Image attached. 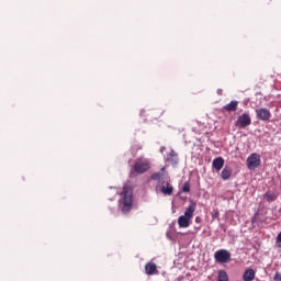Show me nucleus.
I'll return each mask as SVG.
<instances>
[{
  "label": "nucleus",
  "instance_id": "f257e3e1",
  "mask_svg": "<svg viewBox=\"0 0 281 281\" xmlns=\"http://www.w3.org/2000/svg\"><path fill=\"white\" fill-rule=\"evenodd\" d=\"M194 212H196V202L190 201L184 214L178 217V225L180 228L190 227Z\"/></svg>",
  "mask_w": 281,
  "mask_h": 281
},
{
  "label": "nucleus",
  "instance_id": "f03ea898",
  "mask_svg": "<svg viewBox=\"0 0 281 281\" xmlns=\"http://www.w3.org/2000/svg\"><path fill=\"white\" fill-rule=\"evenodd\" d=\"M121 196L122 212H131V207H133V190L128 187H123Z\"/></svg>",
  "mask_w": 281,
  "mask_h": 281
},
{
  "label": "nucleus",
  "instance_id": "7ed1b4c3",
  "mask_svg": "<svg viewBox=\"0 0 281 281\" xmlns=\"http://www.w3.org/2000/svg\"><path fill=\"white\" fill-rule=\"evenodd\" d=\"M133 170L136 175L148 172V170H150V160L142 157L137 158L134 162Z\"/></svg>",
  "mask_w": 281,
  "mask_h": 281
},
{
  "label": "nucleus",
  "instance_id": "20e7f679",
  "mask_svg": "<svg viewBox=\"0 0 281 281\" xmlns=\"http://www.w3.org/2000/svg\"><path fill=\"white\" fill-rule=\"evenodd\" d=\"M215 261L220 265H225L232 260V254L228 250L221 249L214 254Z\"/></svg>",
  "mask_w": 281,
  "mask_h": 281
},
{
  "label": "nucleus",
  "instance_id": "39448f33",
  "mask_svg": "<svg viewBox=\"0 0 281 281\" xmlns=\"http://www.w3.org/2000/svg\"><path fill=\"white\" fill-rule=\"evenodd\" d=\"M235 126L238 128H247V126H251V116L249 113H244L237 117L235 122Z\"/></svg>",
  "mask_w": 281,
  "mask_h": 281
},
{
  "label": "nucleus",
  "instance_id": "423d86ee",
  "mask_svg": "<svg viewBox=\"0 0 281 281\" xmlns=\"http://www.w3.org/2000/svg\"><path fill=\"white\" fill-rule=\"evenodd\" d=\"M246 164L248 170H256L260 166V156L258 154H251L248 156Z\"/></svg>",
  "mask_w": 281,
  "mask_h": 281
},
{
  "label": "nucleus",
  "instance_id": "0eeeda50",
  "mask_svg": "<svg viewBox=\"0 0 281 281\" xmlns=\"http://www.w3.org/2000/svg\"><path fill=\"white\" fill-rule=\"evenodd\" d=\"M256 115L258 120H261V122H269L271 120V111L267 108L256 110Z\"/></svg>",
  "mask_w": 281,
  "mask_h": 281
},
{
  "label": "nucleus",
  "instance_id": "6e6552de",
  "mask_svg": "<svg viewBox=\"0 0 281 281\" xmlns=\"http://www.w3.org/2000/svg\"><path fill=\"white\" fill-rule=\"evenodd\" d=\"M164 175H166V167H162L160 169V171L153 173L150 176V179L153 181H158V186H164V183H166V179L162 180L164 179Z\"/></svg>",
  "mask_w": 281,
  "mask_h": 281
},
{
  "label": "nucleus",
  "instance_id": "1a4fd4ad",
  "mask_svg": "<svg viewBox=\"0 0 281 281\" xmlns=\"http://www.w3.org/2000/svg\"><path fill=\"white\" fill-rule=\"evenodd\" d=\"M164 183H166V186L161 187L160 192H162L165 196H172V192H175V187L170 184V179L166 178V181Z\"/></svg>",
  "mask_w": 281,
  "mask_h": 281
},
{
  "label": "nucleus",
  "instance_id": "9d476101",
  "mask_svg": "<svg viewBox=\"0 0 281 281\" xmlns=\"http://www.w3.org/2000/svg\"><path fill=\"white\" fill-rule=\"evenodd\" d=\"M166 161L171 166H177V164H179V156L177 155V151H175V149H171L170 153L167 155Z\"/></svg>",
  "mask_w": 281,
  "mask_h": 281
},
{
  "label": "nucleus",
  "instance_id": "9b49d317",
  "mask_svg": "<svg viewBox=\"0 0 281 281\" xmlns=\"http://www.w3.org/2000/svg\"><path fill=\"white\" fill-rule=\"evenodd\" d=\"M212 166L217 172H221L223 166H225V159L223 157H217L213 160Z\"/></svg>",
  "mask_w": 281,
  "mask_h": 281
},
{
  "label": "nucleus",
  "instance_id": "f8f14e48",
  "mask_svg": "<svg viewBox=\"0 0 281 281\" xmlns=\"http://www.w3.org/2000/svg\"><path fill=\"white\" fill-rule=\"evenodd\" d=\"M255 279H256V271H254V269L249 268L245 270L243 276L244 281H254Z\"/></svg>",
  "mask_w": 281,
  "mask_h": 281
},
{
  "label": "nucleus",
  "instance_id": "ddd939ff",
  "mask_svg": "<svg viewBox=\"0 0 281 281\" xmlns=\"http://www.w3.org/2000/svg\"><path fill=\"white\" fill-rule=\"evenodd\" d=\"M223 109H224V111H227L228 113L238 111V101H236V100L231 101L228 104L224 105Z\"/></svg>",
  "mask_w": 281,
  "mask_h": 281
},
{
  "label": "nucleus",
  "instance_id": "4468645a",
  "mask_svg": "<svg viewBox=\"0 0 281 281\" xmlns=\"http://www.w3.org/2000/svg\"><path fill=\"white\" fill-rule=\"evenodd\" d=\"M145 272L147 273V276H155V273H157V265L153 262L146 263Z\"/></svg>",
  "mask_w": 281,
  "mask_h": 281
},
{
  "label": "nucleus",
  "instance_id": "2eb2a0df",
  "mask_svg": "<svg viewBox=\"0 0 281 281\" xmlns=\"http://www.w3.org/2000/svg\"><path fill=\"white\" fill-rule=\"evenodd\" d=\"M232 167L226 166L221 172L223 181H228V179H232Z\"/></svg>",
  "mask_w": 281,
  "mask_h": 281
},
{
  "label": "nucleus",
  "instance_id": "dca6fc26",
  "mask_svg": "<svg viewBox=\"0 0 281 281\" xmlns=\"http://www.w3.org/2000/svg\"><path fill=\"white\" fill-rule=\"evenodd\" d=\"M217 281H229V276L225 270H220L217 274Z\"/></svg>",
  "mask_w": 281,
  "mask_h": 281
},
{
  "label": "nucleus",
  "instance_id": "f3484780",
  "mask_svg": "<svg viewBox=\"0 0 281 281\" xmlns=\"http://www.w3.org/2000/svg\"><path fill=\"white\" fill-rule=\"evenodd\" d=\"M265 199H266V201H268V203H271V202L276 201V199H278V195L276 193L267 192L265 194Z\"/></svg>",
  "mask_w": 281,
  "mask_h": 281
},
{
  "label": "nucleus",
  "instance_id": "a211bd4d",
  "mask_svg": "<svg viewBox=\"0 0 281 281\" xmlns=\"http://www.w3.org/2000/svg\"><path fill=\"white\" fill-rule=\"evenodd\" d=\"M182 192H190V182H184L182 187Z\"/></svg>",
  "mask_w": 281,
  "mask_h": 281
},
{
  "label": "nucleus",
  "instance_id": "6ab92c4d",
  "mask_svg": "<svg viewBox=\"0 0 281 281\" xmlns=\"http://www.w3.org/2000/svg\"><path fill=\"white\" fill-rule=\"evenodd\" d=\"M273 280L274 281H281V273L280 272H276Z\"/></svg>",
  "mask_w": 281,
  "mask_h": 281
},
{
  "label": "nucleus",
  "instance_id": "aec40b11",
  "mask_svg": "<svg viewBox=\"0 0 281 281\" xmlns=\"http://www.w3.org/2000/svg\"><path fill=\"white\" fill-rule=\"evenodd\" d=\"M277 243H281V232L277 236Z\"/></svg>",
  "mask_w": 281,
  "mask_h": 281
},
{
  "label": "nucleus",
  "instance_id": "412c9836",
  "mask_svg": "<svg viewBox=\"0 0 281 281\" xmlns=\"http://www.w3.org/2000/svg\"><path fill=\"white\" fill-rule=\"evenodd\" d=\"M217 95H223V89L217 90Z\"/></svg>",
  "mask_w": 281,
  "mask_h": 281
},
{
  "label": "nucleus",
  "instance_id": "4be33fe9",
  "mask_svg": "<svg viewBox=\"0 0 281 281\" xmlns=\"http://www.w3.org/2000/svg\"><path fill=\"white\" fill-rule=\"evenodd\" d=\"M195 223H201V217H195Z\"/></svg>",
  "mask_w": 281,
  "mask_h": 281
},
{
  "label": "nucleus",
  "instance_id": "5701e85b",
  "mask_svg": "<svg viewBox=\"0 0 281 281\" xmlns=\"http://www.w3.org/2000/svg\"><path fill=\"white\" fill-rule=\"evenodd\" d=\"M216 216H218V213H215V214L213 215V218L216 217Z\"/></svg>",
  "mask_w": 281,
  "mask_h": 281
}]
</instances>
